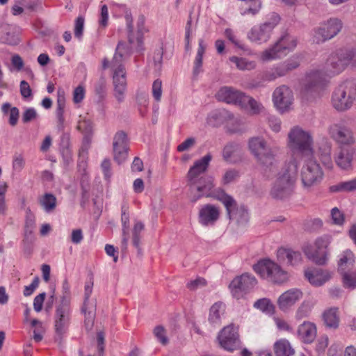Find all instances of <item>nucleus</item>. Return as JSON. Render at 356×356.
Segmentation results:
<instances>
[{"mask_svg": "<svg viewBox=\"0 0 356 356\" xmlns=\"http://www.w3.org/2000/svg\"><path fill=\"white\" fill-rule=\"evenodd\" d=\"M350 63L356 65V47L339 49L332 52L322 68L312 70L307 73L302 89V95L307 99L318 96L325 87L327 79L339 74Z\"/></svg>", "mask_w": 356, "mask_h": 356, "instance_id": "1", "label": "nucleus"}, {"mask_svg": "<svg viewBox=\"0 0 356 356\" xmlns=\"http://www.w3.org/2000/svg\"><path fill=\"white\" fill-rule=\"evenodd\" d=\"M212 156L207 154L194 162L186 175V184L189 190V197L192 202H196L201 197H209L214 187L213 178L204 175Z\"/></svg>", "mask_w": 356, "mask_h": 356, "instance_id": "2", "label": "nucleus"}, {"mask_svg": "<svg viewBox=\"0 0 356 356\" xmlns=\"http://www.w3.org/2000/svg\"><path fill=\"white\" fill-rule=\"evenodd\" d=\"M248 149L257 163L262 166L266 175L274 172L278 167L281 149L277 145L270 146L262 136L252 137L248 140Z\"/></svg>", "mask_w": 356, "mask_h": 356, "instance_id": "3", "label": "nucleus"}, {"mask_svg": "<svg viewBox=\"0 0 356 356\" xmlns=\"http://www.w3.org/2000/svg\"><path fill=\"white\" fill-rule=\"evenodd\" d=\"M298 163L292 157L286 162L278 172L270 191V195L275 199H284L291 195L297 178Z\"/></svg>", "mask_w": 356, "mask_h": 356, "instance_id": "4", "label": "nucleus"}, {"mask_svg": "<svg viewBox=\"0 0 356 356\" xmlns=\"http://www.w3.org/2000/svg\"><path fill=\"white\" fill-rule=\"evenodd\" d=\"M216 99L229 104H234L248 111L251 114L259 113L263 106L254 98L230 86L220 88L216 94Z\"/></svg>", "mask_w": 356, "mask_h": 356, "instance_id": "5", "label": "nucleus"}, {"mask_svg": "<svg viewBox=\"0 0 356 356\" xmlns=\"http://www.w3.org/2000/svg\"><path fill=\"white\" fill-rule=\"evenodd\" d=\"M288 139V145L293 154L302 156L314 155V138L310 131L294 127L289 132Z\"/></svg>", "mask_w": 356, "mask_h": 356, "instance_id": "6", "label": "nucleus"}, {"mask_svg": "<svg viewBox=\"0 0 356 356\" xmlns=\"http://www.w3.org/2000/svg\"><path fill=\"white\" fill-rule=\"evenodd\" d=\"M356 102V80H347L341 83L333 92L332 104L339 111L350 109Z\"/></svg>", "mask_w": 356, "mask_h": 356, "instance_id": "7", "label": "nucleus"}, {"mask_svg": "<svg viewBox=\"0 0 356 356\" xmlns=\"http://www.w3.org/2000/svg\"><path fill=\"white\" fill-rule=\"evenodd\" d=\"M297 42L296 37L286 33L272 47L262 52L261 58L263 61H269L284 57L296 47Z\"/></svg>", "mask_w": 356, "mask_h": 356, "instance_id": "8", "label": "nucleus"}, {"mask_svg": "<svg viewBox=\"0 0 356 356\" xmlns=\"http://www.w3.org/2000/svg\"><path fill=\"white\" fill-rule=\"evenodd\" d=\"M254 270L261 277L274 283L281 284L288 280V273L270 259L258 262L254 266Z\"/></svg>", "mask_w": 356, "mask_h": 356, "instance_id": "9", "label": "nucleus"}, {"mask_svg": "<svg viewBox=\"0 0 356 356\" xmlns=\"http://www.w3.org/2000/svg\"><path fill=\"white\" fill-rule=\"evenodd\" d=\"M300 177L303 188L310 190L321 182L323 178V171L316 160L309 158L305 161L302 167Z\"/></svg>", "mask_w": 356, "mask_h": 356, "instance_id": "10", "label": "nucleus"}, {"mask_svg": "<svg viewBox=\"0 0 356 356\" xmlns=\"http://www.w3.org/2000/svg\"><path fill=\"white\" fill-rule=\"evenodd\" d=\"M329 136L339 145L351 146L356 142L355 134L344 120L330 124L327 127Z\"/></svg>", "mask_w": 356, "mask_h": 356, "instance_id": "11", "label": "nucleus"}, {"mask_svg": "<svg viewBox=\"0 0 356 356\" xmlns=\"http://www.w3.org/2000/svg\"><path fill=\"white\" fill-rule=\"evenodd\" d=\"M70 322V307L67 297H64L57 306L54 316L56 340L60 341L66 333Z\"/></svg>", "mask_w": 356, "mask_h": 356, "instance_id": "12", "label": "nucleus"}, {"mask_svg": "<svg viewBox=\"0 0 356 356\" xmlns=\"http://www.w3.org/2000/svg\"><path fill=\"white\" fill-rule=\"evenodd\" d=\"M217 341L220 346L224 350L233 352L241 348V342L238 333V326L234 324L224 327L217 336Z\"/></svg>", "mask_w": 356, "mask_h": 356, "instance_id": "13", "label": "nucleus"}, {"mask_svg": "<svg viewBox=\"0 0 356 356\" xmlns=\"http://www.w3.org/2000/svg\"><path fill=\"white\" fill-rule=\"evenodd\" d=\"M343 23L338 18H330L314 30L313 40L317 44L323 43L335 37L342 29Z\"/></svg>", "mask_w": 356, "mask_h": 356, "instance_id": "14", "label": "nucleus"}, {"mask_svg": "<svg viewBox=\"0 0 356 356\" xmlns=\"http://www.w3.org/2000/svg\"><path fill=\"white\" fill-rule=\"evenodd\" d=\"M331 242V237L324 235L317 238L314 242L315 250L312 251L308 247L305 248L304 252L307 257L318 265H324L327 261L328 253L327 248Z\"/></svg>", "mask_w": 356, "mask_h": 356, "instance_id": "15", "label": "nucleus"}, {"mask_svg": "<svg viewBox=\"0 0 356 356\" xmlns=\"http://www.w3.org/2000/svg\"><path fill=\"white\" fill-rule=\"evenodd\" d=\"M273 102L280 111H289L293 102L292 90L286 85L277 87L273 93Z\"/></svg>", "mask_w": 356, "mask_h": 356, "instance_id": "16", "label": "nucleus"}, {"mask_svg": "<svg viewBox=\"0 0 356 356\" xmlns=\"http://www.w3.org/2000/svg\"><path fill=\"white\" fill-rule=\"evenodd\" d=\"M257 282L255 277L249 273H244L234 278L229 284L233 296L239 298L254 287Z\"/></svg>", "mask_w": 356, "mask_h": 356, "instance_id": "17", "label": "nucleus"}, {"mask_svg": "<svg viewBox=\"0 0 356 356\" xmlns=\"http://www.w3.org/2000/svg\"><path fill=\"white\" fill-rule=\"evenodd\" d=\"M278 22V17H276L273 22H266L253 26L248 33V38L254 42H267Z\"/></svg>", "mask_w": 356, "mask_h": 356, "instance_id": "18", "label": "nucleus"}, {"mask_svg": "<svg viewBox=\"0 0 356 356\" xmlns=\"http://www.w3.org/2000/svg\"><path fill=\"white\" fill-rule=\"evenodd\" d=\"M114 160L120 164L127 158L128 154V139L125 132L118 131L113 138V142Z\"/></svg>", "mask_w": 356, "mask_h": 356, "instance_id": "19", "label": "nucleus"}, {"mask_svg": "<svg viewBox=\"0 0 356 356\" xmlns=\"http://www.w3.org/2000/svg\"><path fill=\"white\" fill-rule=\"evenodd\" d=\"M113 96L118 103H122L125 99L127 88V72L120 70L113 72Z\"/></svg>", "mask_w": 356, "mask_h": 356, "instance_id": "20", "label": "nucleus"}, {"mask_svg": "<svg viewBox=\"0 0 356 356\" xmlns=\"http://www.w3.org/2000/svg\"><path fill=\"white\" fill-rule=\"evenodd\" d=\"M220 211L212 204H205L199 211V222L204 226L213 225L218 220Z\"/></svg>", "mask_w": 356, "mask_h": 356, "instance_id": "21", "label": "nucleus"}, {"mask_svg": "<svg viewBox=\"0 0 356 356\" xmlns=\"http://www.w3.org/2000/svg\"><path fill=\"white\" fill-rule=\"evenodd\" d=\"M277 258L280 263L293 266L300 264L302 261L300 252L284 248L277 250Z\"/></svg>", "mask_w": 356, "mask_h": 356, "instance_id": "22", "label": "nucleus"}, {"mask_svg": "<svg viewBox=\"0 0 356 356\" xmlns=\"http://www.w3.org/2000/svg\"><path fill=\"white\" fill-rule=\"evenodd\" d=\"M355 149L350 147H341L334 156V161L338 167L343 170H348L352 167Z\"/></svg>", "mask_w": 356, "mask_h": 356, "instance_id": "23", "label": "nucleus"}, {"mask_svg": "<svg viewBox=\"0 0 356 356\" xmlns=\"http://www.w3.org/2000/svg\"><path fill=\"white\" fill-rule=\"evenodd\" d=\"M302 297V293L298 289H291L283 293L278 298L277 304L282 311L287 310Z\"/></svg>", "mask_w": 356, "mask_h": 356, "instance_id": "24", "label": "nucleus"}, {"mask_svg": "<svg viewBox=\"0 0 356 356\" xmlns=\"http://www.w3.org/2000/svg\"><path fill=\"white\" fill-rule=\"evenodd\" d=\"M324 325L330 330H336L339 327L340 314L338 307L326 309L322 314Z\"/></svg>", "mask_w": 356, "mask_h": 356, "instance_id": "25", "label": "nucleus"}, {"mask_svg": "<svg viewBox=\"0 0 356 356\" xmlns=\"http://www.w3.org/2000/svg\"><path fill=\"white\" fill-rule=\"evenodd\" d=\"M316 327L312 322L305 321L298 328V337L306 343L313 342L316 337Z\"/></svg>", "mask_w": 356, "mask_h": 356, "instance_id": "26", "label": "nucleus"}, {"mask_svg": "<svg viewBox=\"0 0 356 356\" xmlns=\"http://www.w3.org/2000/svg\"><path fill=\"white\" fill-rule=\"evenodd\" d=\"M305 276L307 280L314 286H320L324 284L330 279V273L322 270H310L305 271Z\"/></svg>", "mask_w": 356, "mask_h": 356, "instance_id": "27", "label": "nucleus"}, {"mask_svg": "<svg viewBox=\"0 0 356 356\" xmlns=\"http://www.w3.org/2000/svg\"><path fill=\"white\" fill-rule=\"evenodd\" d=\"M222 157L227 162H237L242 157L241 146L236 143H228L223 148Z\"/></svg>", "mask_w": 356, "mask_h": 356, "instance_id": "28", "label": "nucleus"}, {"mask_svg": "<svg viewBox=\"0 0 356 356\" xmlns=\"http://www.w3.org/2000/svg\"><path fill=\"white\" fill-rule=\"evenodd\" d=\"M225 313V305L222 302H215L209 309L208 321L213 326L221 324V318Z\"/></svg>", "mask_w": 356, "mask_h": 356, "instance_id": "29", "label": "nucleus"}, {"mask_svg": "<svg viewBox=\"0 0 356 356\" xmlns=\"http://www.w3.org/2000/svg\"><path fill=\"white\" fill-rule=\"evenodd\" d=\"M65 105V100L64 92L59 90L58 91L57 106L56 110V115L57 118V129L59 131H63L65 128V118H64V108Z\"/></svg>", "mask_w": 356, "mask_h": 356, "instance_id": "30", "label": "nucleus"}, {"mask_svg": "<svg viewBox=\"0 0 356 356\" xmlns=\"http://www.w3.org/2000/svg\"><path fill=\"white\" fill-rule=\"evenodd\" d=\"M355 264V256L353 253L346 250L340 255L339 261V271L343 273L350 270H353Z\"/></svg>", "mask_w": 356, "mask_h": 356, "instance_id": "31", "label": "nucleus"}, {"mask_svg": "<svg viewBox=\"0 0 356 356\" xmlns=\"http://www.w3.org/2000/svg\"><path fill=\"white\" fill-rule=\"evenodd\" d=\"M284 76L286 74L280 63H278L264 70L261 74V79L265 82H270Z\"/></svg>", "mask_w": 356, "mask_h": 356, "instance_id": "32", "label": "nucleus"}, {"mask_svg": "<svg viewBox=\"0 0 356 356\" xmlns=\"http://www.w3.org/2000/svg\"><path fill=\"white\" fill-rule=\"evenodd\" d=\"M124 46L125 44L121 42H120L117 46L116 52L110 64V67L113 72H118V70H126L122 65Z\"/></svg>", "mask_w": 356, "mask_h": 356, "instance_id": "33", "label": "nucleus"}, {"mask_svg": "<svg viewBox=\"0 0 356 356\" xmlns=\"http://www.w3.org/2000/svg\"><path fill=\"white\" fill-rule=\"evenodd\" d=\"M274 352L275 356H292L295 353L290 342L285 339H280L275 343Z\"/></svg>", "mask_w": 356, "mask_h": 356, "instance_id": "34", "label": "nucleus"}, {"mask_svg": "<svg viewBox=\"0 0 356 356\" xmlns=\"http://www.w3.org/2000/svg\"><path fill=\"white\" fill-rule=\"evenodd\" d=\"M332 144L327 141L323 143L318 148L320 159L323 165L327 168L332 167Z\"/></svg>", "mask_w": 356, "mask_h": 356, "instance_id": "35", "label": "nucleus"}, {"mask_svg": "<svg viewBox=\"0 0 356 356\" xmlns=\"http://www.w3.org/2000/svg\"><path fill=\"white\" fill-rule=\"evenodd\" d=\"M205 50L206 44L202 39H200L197 54L193 63V74L195 76H197L202 71V58Z\"/></svg>", "mask_w": 356, "mask_h": 356, "instance_id": "36", "label": "nucleus"}, {"mask_svg": "<svg viewBox=\"0 0 356 356\" xmlns=\"http://www.w3.org/2000/svg\"><path fill=\"white\" fill-rule=\"evenodd\" d=\"M229 60L236 65L238 70L241 71H250L257 67V63L254 60H250L244 57L234 56L229 58Z\"/></svg>", "mask_w": 356, "mask_h": 356, "instance_id": "37", "label": "nucleus"}, {"mask_svg": "<svg viewBox=\"0 0 356 356\" xmlns=\"http://www.w3.org/2000/svg\"><path fill=\"white\" fill-rule=\"evenodd\" d=\"M77 129L84 135V141L89 143L93 133V123L91 120L83 118L79 120Z\"/></svg>", "mask_w": 356, "mask_h": 356, "instance_id": "38", "label": "nucleus"}, {"mask_svg": "<svg viewBox=\"0 0 356 356\" xmlns=\"http://www.w3.org/2000/svg\"><path fill=\"white\" fill-rule=\"evenodd\" d=\"M213 120H219L220 122L226 121L227 122H235L239 123L241 121L238 118H235L234 114L227 110L216 111L211 113L209 118V123H211Z\"/></svg>", "mask_w": 356, "mask_h": 356, "instance_id": "39", "label": "nucleus"}, {"mask_svg": "<svg viewBox=\"0 0 356 356\" xmlns=\"http://www.w3.org/2000/svg\"><path fill=\"white\" fill-rule=\"evenodd\" d=\"M121 221L122 224V244L124 249L127 248L128 241H129V236H128V229L129 225V213H127V209L125 207L122 208V216H121Z\"/></svg>", "mask_w": 356, "mask_h": 356, "instance_id": "40", "label": "nucleus"}, {"mask_svg": "<svg viewBox=\"0 0 356 356\" xmlns=\"http://www.w3.org/2000/svg\"><path fill=\"white\" fill-rule=\"evenodd\" d=\"M40 204L46 212L49 213L53 211L56 207V198L52 194L46 193L40 198Z\"/></svg>", "mask_w": 356, "mask_h": 356, "instance_id": "41", "label": "nucleus"}, {"mask_svg": "<svg viewBox=\"0 0 356 356\" xmlns=\"http://www.w3.org/2000/svg\"><path fill=\"white\" fill-rule=\"evenodd\" d=\"M330 191L332 192H350L356 191V178L347 181L341 182L337 185L332 186L330 187Z\"/></svg>", "mask_w": 356, "mask_h": 356, "instance_id": "42", "label": "nucleus"}, {"mask_svg": "<svg viewBox=\"0 0 356 356\" xmlns=\"http://www.w3.org/2000/svg\"><path fill=\"white\" fill-rule=\"evenodd\" d=\"M343 284L346 288L354 289L356 287V270H350L341 273Z\"/></svg>", "mask_w": 356, "mask_h": 356, "instance_id": "43", "label": "nucleus"}, {"mask_svg": "<svg viewBox=\"0 0 356 356\" xmlns=\"http://www.w3.org/2000/svg\"><path fill=\"white\" fill-rule=\"evenodd\" d=\"M220 201L226 208L229 218L231 219L232 213L237 209L236 201L233 199L232 197L226 194L222 196Z\"/></svg>", "mask_w": 356, "mask_h": 356, "instance_id": "44", "label": "nucleus"}, {"mask_svg": "<svg viewBox=\"0 0 356 356\" xmlns=\"http://www.w3.org/2000/svg\"><path fill=\"white\" fill-rule=\"evenodd\" d=\"M280 65L286 75L291 71L296 69L300 65V60L299 57L297 56H293L284 62L280 63Z\"/></svg>", "mask_w": 356, "mask_h": 356, "instance_id": "45", "label": "nucleus"}, {"mask_svg": "<svg viewBox=\"0 0 356 356\" xmlns=\"http://www.w3.org/2000/svg\"><path fill=\"white\" fill-rule=\"evenodd\" d=\"M232 218L236 219L238 223L245 224L249 219L248 212L243 207H241L232 213Z\"/></svg>", "mask_w": 356, "mask_h": 356, "instance_id": "46", "label": "nucleus"}, {"mask_svg": "<svg viewBox=\"0 0 356 356\" xmlns=\"http://www.w3.org/2000/svg\"><path fill=\"white\" fill-rule=\"evenodd\" d=\"M38 114L34 108H26L22 113V120L23 123L26 124L36 120Z\"/></svg>", "mask_w": 356, "mask_h": 356, "instance_id": "47", "label": "nucleus"}, {"mask_svg": "<svg viewBox=\"0 0 356 356\" xmlns=\"http://www.w3.org/2000/svg\"><path fill=\"white\" fill-rule=\"evenodd\" d=\"M154 334L156 339L163 345H166L168 343V339L166 336V332L164 327L161 325H158L154 329Z\"/></svg>", "mask_w": 356, "mask_h": 356, "instance_id": "48", "label": "nucleus"}, {"mask_svg": "<svg viewBox=\"0 0 356 356\" xmlns=\"http://www.w3.org/2000/svg\"><path fill=\"white\" fill-rule=\"evenodd\" d=\"M152 92L155 101L160 102L162 95V81L160 79H156L153 82Z\"/></svg>", "mask_w": 356, "mask_h": 356, "instance_id": "49", "label": "nucleus"}, {"mask_svg": "<svg viewBox=\"0 0 356 356\" xmlns=\"http://www.w3.org/2000/svg\"><path fill=\"white\" fill-rule=\"evenodd\" d=\"M239 177V172L236 169L227 170L222 176V181L228 184L235 181Z\"/></svg>", "mask_w": 356, "mask_h": 356, "instance_id": "50", "label": "nucleus"}, {"mask_svg": "<svg viewBox=\"0 0 356 356\" xmlns=\"http://www.w3.org/2000/svg\"><path fill=\"white\" fill-rule=\"evenodd\" d=\"M254 307L262 310L263 312H270L273 310V306L270 301L267 298H261L254 303Z\"/></svg>", "mask_w": 356, "mask_h": 356, "instance_id": "51", "label": "nucleus"}, {"mask_svg": "<svg viewBox=\"0 0 356 356\" xmlns=\"http://www.w3.org/2000/svg\"><path fill=\"white\" fill-rule=\"evenodd\" d=\"M96 311V302L95 300L90 301L84 300L83 305L81 308V312L86 315H95Z\"/></svg>", "mask_w": 356, "mask_h": 356, "instance_id": "52", "label": "nucleus"}, {"mask_svg": "<svg viewBox=\"0 0 356 356\" xmlns=\"http://www.w3.org/2000/svg\"><path fill=\"white\" fill-rule=\"evenodd\" d=\"M124 18L127 23V26L129 31V42L130 44L134 43V39L131 36L130 33L133 32V17L129 9L126 8L124 11Z\"/></svg>", "mask_w": 356, "mask_h": 356, "instance_id": "53", "label": "nucleus"}, {"mask_svg": "<svg viewBox=\"0 0 356 356\" xmlns=\"http://www.w3.org/2000/svg\"><path fill=\"white\" fill-rule=\"evenodd\" d=\"M311 312V307L308 303L303 302L298 309L296 316L298 319L307 317Z\"/></svg>", "mask_w": 356, "mask_h": 356, "instance_id": "54", "label": "nucleus"}, {"mask_svg": "<svg viewBox=\"0 0 356 356\" xmlns=\"http://www.w3.org/2000/svg\"><path fill=\"white\" fill-rule=\"evenodd\" d=\"M225 37L237 47L244 49V45L238 40L231 29H226L225 31Z\"/></svg>", "mask_w": 356, "mask_h": 356, "instance_id": "55", "label": "nucleus"}, {"mask_svg": "<svg viewBox=\"0 0 356 356\" xmlns=\"http://www.w3.org/2000/svg\"><path fill=\"white\" fill-rule=\"evenodd\" d=\"M83 27H84V18L82 16H79L75 20V24H74V35H75V37L80 38L82 36Z\"/></svg>", "mask_w": 356, "mask_h": 356, "instance_id": "56", "label": "nucleus"}, {"mask_svg": "<svg viewBox=\"0 0 356 356\" xmlns=\"http://www.w3.org/2000/svg\"><path fill=\"white\" fill-rule=\"evenodd\" d=\"M108 9L106 5H103L101 7L100 17L99 19V25L105 28L108 24Z\"/></svg>", "mask_w": 356, "mask_h": 356, "instance_id": "57", "label": "nucleus"}, {"mask_svg": "<svg viewBox=\"0 0 356 356\" xmlns=\"http://www.w3.org/2000/svg\"><path fill=\"white\" fill-rule=\"evenodd\" d=\"M20 93L23 98L27 99L32 96V90L29 83L24 80L20 82Z\"/></svg>", "mask_w": 356, "mask_h": 356, "instance_id": "58", "label": "nucleus"}, {"mask_svg": "<svg viewBox=\"0 0 356 356\" xmlns=\"http://www.w3.org/2000/svg\"><path fill=\"white\" fill-rule=\"evenodd\" d=\"M8 114H9L8 122L10 125L12 127L16 126L19 117V110L18 108L15 106L13 107Z\"/></svg>", "mask_w": 356, "mask_h": 356, "instance_id": "59", "label": "nucleus"}, {"mask_svg": "<svg viewBox=\"0 0 356 356\" xmlns=\"http://www.w3.org/2000/svg\"><path fill=\"white\" fill-rule=\"evenodd\" d=\"M331 216L334 224L340 225L343 223V215L337 207L332 209Z\"/></svg>", "mask_w": 356, "mask_h": 356, "instance_id": "60", "label": "nucleus"}, {"mask_svg": "<svg viewBox=\"0 0 356 356\" xmlns=\"http://www.w3.org/2000/svg\"><path fill=\"white\" fill-rule=\"evenodd\" d=\"M85 97V89L83 86H77L73 92V101L75 104L80 103Z\"/></svg>", "mask_w": 356, "mask_h": 356, "instance_id": "61", "label": "nucleus"}, {"mask_svg": "<svg viewBox=\"0 0 356 356\" xmlns=\"http://www.w3.org/2000/svg\"><path fill=\"white\" fill-rule=\"evenodd\" d=\"M195 144V139L194 138H188L185 140L183 143L177 146L178 152H184L190 149Z\"/></svg>", "mask_w": 356, "mask_h": 356, "instance_id": "62", "label": "nucleus"}, {"mask_svg": "<svg viewBox=\"0 0 356 356\" xmlns=\"http://www.w3.org/2000/svg\"><path fill=\"white\" fill-rule=\"evenodd\" d=\"M45 296L46 293L43 292L35 297L33 300V308L37 312L42 310Z\"/></svg>", "mask_w": 356, "mask_h": 356, "instance_id": "63", "label": "nucleus"}, {"mask_svg": "<svg viewBox=\"0 0 356 356\" xmlns=\"http://www.w3.org/2000/svg\"><path fill=\"white\" fill-rule=\"evenodd\" d=\"M269 127L274 132H279L281 129V121L275 116H269L268 118Z\"/></svg>", "mask_w": 356, "mask_h": 356, "instance_id": "64", "label": "nucleus"}]
</instances>
